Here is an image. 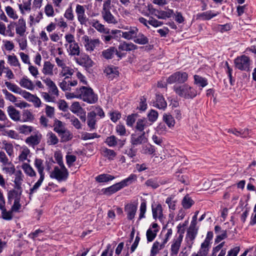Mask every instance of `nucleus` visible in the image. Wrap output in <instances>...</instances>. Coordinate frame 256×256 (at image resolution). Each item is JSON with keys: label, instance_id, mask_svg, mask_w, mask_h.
<instances>
[{"label": "nucleus", "instance_id": "nucleus-1", "mask_svg": "<svg viewBox=\"0 0 256 256\" xmlns=\"http://www.w3.org/2000/svg\"><path fill=\"white\" fill-rule=\"evenodd\" d=\"M64 48L70 56H78L80 53V47L76 42L74 36L71 34H66L64 36Z\"/></svg>", "mask_w": 256, "mask_h": 256}, {"label": "nucleus", "instance_id": "nucleus-2", "mask_svg": "<svg viewBox=\"0 0 256 256\" xmlns=\"http://www.w3.org/2000/svg\"><path fill=\"white\" fill-rule=\"evenodd\" d=\"M174 90L177 95L185 99H192L198 94L197 90L187 84L174 86Z\"/></svg>", "mask_w": 256, "mask_h": 256}, {"label": "nucleus", "instance_id": "nucleus-3", "mask_svg": "<svg viewBox=\"0 0 256 256\" xmlns=\"http://www.w3.org/2000/svg\"><path fill=\"white\" fill-rule=\"evenodd\" d=\"M43 160L40 158H36L34 162V166L37 169L38 172L40 174V178L34 184L33 186L30 188L29 195L30 198L32 196V194L36 192L42 184L44 178V166Z\"/></svg>", "mask_w": 256, "mask_h": 256}, {"label": "nucleus", "instance_id": "nucleus-4", "mask_svg": "<svg viewBox=\"0 0 256 256\" xmlns=\"http://www.w3.org/2000/svg\"><path fill=\"white\" fill-rule=\"evenodd\" d=\"M79 98L88 104H93L97 102L98 97L90 88L82 86L78 88Z\"/></svg>", "mask_w": 256, "mask_h": 256}, {"label": "nucleus", "instance_id": "nucleus-5", "mask_svg": "<svg viewBox=\"0 0 256 256\" xmlns=\"http://www.w3.org/2000/svg\"><path fill=\"white\" fill-rule=\"evenodd\" d=\"M252 62L250 58L246 55L238 56L234 60L236 68L239 70L246 72L250 70Z\"/></svg>", "mask_w": 256, "mask_h": 256}, {"label": "nucleus", "instance_id": "nucleus-6", "mask_svg": "<svg viewBox=\"0 0 256 256\" xmlns=\"http://www.w3.org/2000/svg\"><path fill=\"white\" fill-rule=\"evenodd\" d=\"M68 176V172L65 166H56L50 174V177L56 180L58 182L66 181Z\"/></svg>", "mask_w": 256, "mask_h": 256}, {"label": "nucleus", "instance_id": "nucleus-7", "mask_svg": "<svg viewBox=\"0 0 256 256\" xmlns=\"http://www.w3.org/2000/svg\"><path fill=\"white\" fill-rule=\"evenodd\" d=\"M188 74L187 72L178 71L174 72L168 77L166 82L169 84L174 83L184 84L188 80Z\"/></svg>", "mask_w": 256, "mask_h": 256}, {"label": "nucleus", "instance_id": "nucleus-8", "mask_svg": "<svg viewBox=\"0 0 256 256\" xmlns=\"http://www.w3.org/2000/svg\"><path fill=\"white\" fill-rule=\"evenodd\" d=\"M122 28L127 30L126 32H122L120 30H112L111 31V33L112 34H116L118 32L122 33V36L128 40H133L136 37V35L138 32V29L135 26H130L128 28V26L122 27Z\"/></svg>", "mask_w": 256, "mask_h": 256}, {"label": "nucleus", "instance_id": "nucleus-9", "mask_svg": "<svg viewBox=\"0 0 256 256\" xmlns=\"http://www.w3.org/2000/svg\"><path fill=\"white\" fill-rule=\"evenodd\" d=\"M86 50L87 52H91L94 49L99 47L101 42L98 38H90L87 35H84L82 38Z\"/></svg>", "mask_w": 256, "mask_h": 256}, {"label": "nucleus", "instance_id": "nucleus-10", "mask_svg": "<svg viewBox=\"0 0 256 256\" xmlns=\"http://www.w3.org/2000/svg\"><path fill=\"white\" fill-rule=\"evenodd\" d=\"M42 138L41 132L36 129L30 136L26 138L25 142L29 146L34 148L40 143Z\"/></svg>", "mask_w": 256, "mask_h": 256}, {"label": "nucleus", "instance_id": "nucleus-11", "mask_svg": "<svg viewBox=\"0 0 256 256\" xmlns=\"http://www.w3.org/2000/svg\"><path fill=\"white\" fill-rule=\"evenodd\" d=\"M85 8L84 6L78 4L76 5V13L78 20L82 25L87 26L88 22L90 20L85 14Z\"/></svg>", "mask_w": 256, "mask_h": 256}, {"label": "nucleus", "instance_id": "nucleus-12", "mask_svg": "<svg viewBox=\"0 0 256 256\" xmlns=\"http://www.w3.org/2000/svg\"><path fill=\"white\" fill-rule=\"evenodd\" d=\"M15 28L16 33L20 36L25 35L26 26V20L22 18H20L16 22H12Z\"/></svg>", "mask_w": 256, "mask_h": 256}, {"label": "nucleus", "instance_id": "nucleus-13", "mask_svg": "<svg viewBox=\"0 0 256 256\" xmlns=\"http://www.w3.org/2000/svg\"><path fill=\"white\" fill-rule=\"evenodd\" d=\"M197 234L198 230L194 228H190L187 232L185 241L186 243L187 247L190 250H191Z\"/></svg>", "mask_w": 256, "mask_h": 256}, {"label": "nucleus", "instance_id": "nucleus-14", "mask_svg": "<svg viewBox=\"0 0 256 256\" xmlns=\"http://www.w3.org/2000/svg\"><path fill=\"white\" fill-rule=\"evenodd\" d=\"M42 18L43 14L40 10H32L30 12L28 17V24L30 26L36 25L39 23Z\"/></svg>", "mask_w": 256, "mask_h": 256}, {"label": "nucleus", "instance_id": "nucleus-15", "mask_svg": "<svg viewBox=\"0 0 256 256\" xmlns=\"http://www.w3.org/2000/svg\"><path fill=\"white\" fill-rule=\"evenodd\" d=\"M159 231V228L156 223H152L146 230V236L148 242H152Z\"/></svg>", "mask_w": 256, "mask_h": 256}, {"label": "nucleus", "instance_id": "nucleus-16", "mask_svg": "<svg viewBox=\"0 0 256 256\" xmlns=\"http://www.w3.org/2000/svg\"><path fill=\"white\" fill-rule=\"evenodd\" d=\"M138 210L137 205L134 203L128 204L124 206V211L128 220H132L134 219Z\"/></svg>", "mask_w": 256, "mask_h": 256}, {"label": "nucleus", "instance_id": "nucleus-17", "mask_svg": "<svg viewBox=\"0 0 256 256\" xmlns=\"http://www.w3.org/2000/svg\"><path fill=\"white\" fill-rule=\"evenodd\" d=\"M58 70L54 64L50 61H44L42 69V72L44 76H52L54 75V70Z\"/></svg>", "mask_w": 256, "mask_h": 256}, {"label": "nucleus", "instance_id": "nucleus-18", "mask_svg": "<svg viewBox=\"0 0 256 256\" xmlns=\"http://www.w3.org/2000/svg\"><path fill=\"white\" fill-rule=\"evenodd\" d=\"M148 139L145 136V132L140 134L136 133L132 134L130 137V142L134 146L141 144L142 143L147 142Z\"/></svg>", "mask_w": 256, "mask_h": 256}, {"label": "nucleus", "instance_id": "nucleus-19", "mask_svg": "<svg viewBox=\"0 0 256 256\" xmlns=\"http://www.w3.org/2000/svg\"><path fill=\"white\" fill-rule=\"evenodd\" d=\"M104 142L110 147H114L118 145L120 148H122L124 144L125 140H118L116 136L112 135L107 137Z\"/></svg>", "mask_w": 256, "mask_h": 256}, {"label": "nucleus", "instance_id": "nucleus-20", "mask_svg": "<svg viewBox=\"0 0 256 256\" xmlns=\"http://www.w3.org/2000/svg\"><path fill=\"white\" fill-rule=\"evenodd\" d=\"M166 244V240H157L154 242L150 250V256H156L160 250L163 249Z\"/></svg>", "mask_w": 256, "mask_h": 256}, {"label": "nucleus", "instance_id": "nucleus-21", "mask_svg": "<svg viewBox=\"0 0 256 256\" xmlns=\"http://www.w3.org/2000/svg\"><path fill=\"white\" fill-rule=\"evenodd\" d=\"M182 241V239L178 238H176L172 240L170 248V256H177Z\"/></svg>", "mask_w": 256, "mask_h": 256}, {"label": "nucleus", "instance_id": "nucleus-22", "mask_svg": "<svg viewBox=\"0 0 256 256\" xmlns=\"http://www.w3.org/2000/svg\"><path fill=\"white\" fill-rule=\"evenodd\" d=\"M88 24L94 28L98 32L105 34H110V29L105 28L104 26L100 24L97 20H90Z\"/></svg>", "mask_w": 256, "mask_h": 256}, {"label": "nucleus", "instance_id": "nucleus-23", "mask_svg": "<svg viewBox=\"0 0 256 256\" xmlns=\"http://www.w3.org/2000/svg\"><path fill=\"white\" fill-rule=\"evenodd\" d=\"M96 122L97 119L95 113L93 112H88L87 114L86 124L90 130H93L96 128Z\"/></svg>", "mask_w": 256, "mask_h": 256}, {"label": "nucleus", "instance_id": "nucleus-24", "mask_svg": "<svg viewBox=\"0 0 256 256\" xmlns=\"http://www.w3.org/2000/svg\"><path fill=\"white\" fill-rule=\"evenodd\" d=\"M22 97L28 101L32 102L36 108H40L41 106V100L36 95L26 91Z\"/></svg>", "mask_w": 256, "mask_h": 256}, {"label": "nucleus", "instance_id": "nucleus-25", "mask_svg": "<svg viewBox=\"0 0 256 256\" xmlns=\"http://www.w3.org/2000/svg\"><path fill=\"white\" fill-rule=\"evenodd\" d=\"M30 152L28 148L26 146H24L21 148L20 154L18 156L19 161L24 162L27 161L28 162H30Z\"/></svg>", "mask_w": 256, "mask_h": 256}, {"label": "nucleus", "instance_id": "nucleus-26", "mask_svg": "<svg viewBox=\"0 0 256 256\" xmlns=\"http://www.w3.org/2000/svg\"><path fill=\"white\" fill-rule=\"evenodd\" d=\"M76 61L78 64L86 67H91L93 64V62L87 54L82 55L80 58H76Z\"/></svg>", "mask_w": 256, "mask_h": 256}, {"label": "nucleus", "instance_id": "nucleus-27", "mask_svg": "<svg viewBox=\"0 0 256 256\" xmlns=\"http://www.w3.org/2000/svg\"><path fill=\"white\" fill-rule=\"evenodd\" d=\"M163 209L160 204H156L154 206H152V212L154 218H158L162 221L164 218L163 213Z\"/></svg>", "mask_w": 256, "mask_h": 256}, {"label": "nucleus", "instance_id": "nucleus-28", "mask_svg": "<svg viewBox=\"0 0 256 256\" xmlns=\"http://www.w3.org/2000/svg\"><path fill=\"white\" fill-rule=\"evenodd\" d=\"M7 112L10 118L14 122H20V116L18 110L13 106H9L7 108Z\"/></svg>", "mask_w": 256, "mask_h": 256}, {"label": "nucleus", "instance_id": "nucleus-29", "mask_svg": "<svg viewBox=\"0 0 256 256\" xmlns=\"http://www.w3.org/2000/svg\"><path fill=\"white\" fill-rule=\"evenodd\" d=\"M16 130L20 134L28 136L34 131L36 128L26 124L19 125L16 128Z\"/></svg>", "mask_w": 256, "mask_h": 256}, {"label": "nucleus", "instance_id": "nucleus-30", "mask_svg": "<svg viewBox=\"0 0 256 256\" xmlns=\"http://www.w3.org/2000/svg\"><path fill=\"white\" fill-rule=\"evenodd\" d=\"M174 14L172 10L168 9L166 11L154 10V15L159 19L165 20L170 18Z\"/></svg>", "mask_w": 256, "mask_h": 256}, {"label": "nucleus", "instance_id": "nucleus-31", "mask_svg": "<svg viewBox=\"0 0 256 256\" xmlns=\"http://www.w3.org/2000/svg\"><path fill=\"white\" fill-rule=\"evenodd\" d=\"M19 84L22 87L30 90L34 89V84L27 76L22 78L20 80Z\"/></svg>", "mask_w": 256, "mask_h": 256}, {"label": "nucleus", "instance_id": "nucleus-32", "mask_svg": "<svg viewBox=\"0 0 256 256\" xmlns=\"http://www.w3.org/2000/svg\"><path fill=\"white\" fill-rule=\"evenodd\" d=\"M137 176L136 174H132L128 178L119 182L120 185L122 188H123L135 182L137 180Z\"/></svg>", "mask_w": 256, "mask_h": 256}, {"label": "nucleus", "instance_id": "nucleus-33", "mask_svg": "<svg viewBox=\"0 0 256 256\" xmlns=\"http://www.w3.org/2000/svg\"><path fill=\"white\" fill-rule=\"evenodd\" d=\"M4 84L10 90L16 94H20L22 96H23L24 92L26 91L25 90H22L20 88L14 83H12L9 82H6Z\"/></svg>", "mask_w": 256, "mask_h": 256}, {"label": "nucleus", "instance_id": "nucleus-34", "mask_svg": "<svg viewBox=\"0 0 256 256\" xmlns=\"http://www.w3.org/2000/svg\"><path fill=\"white\" fill-rule=\"evenodd\" d=\"M18 8L22 14L30 12L32 10V1H22V3L18 4Z\"/></svg>", "mask_w": 256, "mask_h": 256}, {"label": "nucleus", "instance_id": "nucleus-35", "mask_svg": "<svg viewBox=\"0 0 256 256\" xmlns=\"http://www.w3.org/2000/svg\"><path fill=\"white\" fill-rule=\"evenodd\" d=\"M14 183L15 188L19 190L22 189V184L24 181V175L20 170H18L14 174Z\"/></svg>", "mask_w": 256, "mask_h": 256}, {"label": "nucleus", "instance_id": "nucleus-36", "mask_svg": "<svg viewBox=\"0 0 256 256\" xmlns=\"http://www.w3.org/2000/svg\"><path fill=\"white\" fill-rule=\"evenodd\" d=\"M219 14L218 12H214L212 10H208L205 12L200 13L198 14L199 18L202 20H210L212 18L216 16Z\"/></svg>", "mask_w": 256, "mask_h": 256}, {"label": "nucleus", "instance_id": "nucleus-37", "mask_svg": "<svg viewBox=\"0 0 256 256\" xmlns=\"http://www.w3.org/2000/svg\"><path fill=\"white\" fill-rule=\"evenodd\" d=\"M104 73L106 74L108 78L112 80L118 75V68L114 66H108L104 70Z\"/></svg>", "mask_w": 256, "mask_h": 256}, {"label": "nucleus", "instance_id": "nucleus-38", "mask_svg": "<svg viewBox=\"0 0 256 256\" xmlns=\"http://www.w3.org/2000/svg\"><path fill=\"white\" fill-rule=\"evenodd\" d=\"M154 106L159 109H164L167 106V103L162 96L158 94L156 95V99Z\"/></svg>", "mask_w": 256, "mask_h": 256}, {"label": "nucleus", "instance_id": "nucleus-39", "mask_svg": "<svg viewBox=\"0 0 256 256\" xmlns=\"http://www.w3.org/2000/svg\"><path fill=\"white\" fill-rule=\"evenodd\" d=\"M102 16L104 20L108 24H116L118 23L116 18L110 12H102Z\"/></svg>", "mask_w": 256, "mask_h": 256}, {"label": "nucleus", "instance_id": "nucleus-40", "mask_svg": "<svg viewBox=\"0 0 256 256\" xmlns=\"http://www.w3.org/2000/svg\"><path fill=\"white\" fill-rule=\"evenodd\" d=\"M122 188L120 186V185L119 182L116 183L107 188L103 189V192L104 194L107 196H110L112 194L118 190H120Z\"/></svg>", "mask_w": 256, "mask_h": 256}, {"label": "nucleus", "instance_id": "nucleus-41", "mask_svg": "<svg viewBox=\"0 0 256 256\" xmlns=\"http://www.w3.org/2000/svg\"><path fill=\"white\" fill-rule=\"evenodd\" d=\"M74 69L68 66H65L62 68L59 75L60 77H64V80L70 78L74 73Z\"/></svg>", "mask_w": 256, "mask_h": 256}, {"label": "nucleus", "instance_id": "nucleus-42", "mask_svg": "<svg viewBox=\"0 0 256 256\" xmlns=\"http://www.w3.org/2000/svg\"><path fill=\"white\" fill-rule=\"evenodd\" d=\"M34 119L33 114L28 110H24L22 114V118L20 122H32Z\"/></svg>", "mask_w": 256, "mask_h": 256}, {"label": "nucleus", "instance_id": "nucleus-43", "mask_svg": "<svg viewBox=\"0 0 256 256\" xmlns=\"http://www.w3.org/2000/svg\"><path fill=\"white\" fill-rule=\"evenodd\" d=\"M138 46L132 42H120L118 46V49L120 50L130 51L137 49Z\"/></svg>", "mask_w": 256, "mask_h": 256}, {"label": "nucleus", "instance_id": "nucleus-44", "mask_svg": "<svg viewBox=\"0 0 256 256\" xmlns=\"http://www.w3.org/2000/svg\"><path fill=\"white\" fill-rule=\"evenodd\" d=\"M194 84L198 86L203 88L208 84V80L205 78L196 74L194 76Z\"/></svg>", "mask_w": 256, "mask_h": 256}, {"label": "nucleus", "instance_id": "nucleus-45", "mask_svg": "<svg viewBox=\"0 0 256 256\" xmlns=\"http://www.w3.org/2000/svg\"><path fill=\"white\" fill-rule=\"evenodd\" d=\"M152 124H149L146 118L138 119L136 123V130L142 132L145 128L150 125Z\"/></svg>", "mask_w": 256, "mask_h": 256}, {"label": "nucleus", "instance_id": "nucleus-46", "mask_svg": "<svg viewBox=\"0 0 256 256\" xmlns=\"http://www.w3.org/2000/svg\"><path fill=\"white\" fill-rule=\"evenodd\" d=\"M53 126L54 130L58 134H60L61 132H63L66 129L64 123L56 118L54 120Z\"/></svg>", "mask_w": 256, "mask_h": 256}, {"label": "nucleus", "instance_id": "nucleus-47", "mask_svg": "<svg viewBox=\"0 0 256 256\" xmlns=\"http://www.w3.org/2000/svg\"><path fill=\"white\" fill-rule=\"evenodd\" d=\"M70 109L73 114L77 116H80V114L84 113V109L80 106L79 102H73Z\"/></svg>", "mask_w": 256, "mask_h": 256}, {"label": "nucleus", "instance_id": "nucleus-48", "mask_svg": "<svg viewBox=\"0 0 256 256\" xmlns=\"http://www.w3.org/2000/svg\"><path fill=\"white\" fill-rule=\"evenodd\" d=\"M22 168L27 176L30 177H33L36 176V172L28 163H23L22 165Z\"/></svg>", "mask_w": 256, "mask_h": 256}, {"label": "nucleus", "instance_id": "nucleus-49", "mask_svg": "<svg viewBox=\"0 0 256 256\" xmlns=\"http://www.w3.org/2000/svg\"><path fill=\"white\" fill-rule=\"evenodd\" d=\"M134 42L138 44L144 45L148 43V38L142 32H138Z\"/></svg>", "mask_w": 256, "mask_h": 256}, {"label": "nucleus", "instance_id": "nucleus-50", "mask_svg": "<svg viewBox=\"0 0 256 256\" xmlns=\"http://www.w3.org/2000/svg\"><path fill=\"white\" fill-rule=\"evenodd\" d=\"M228 132L232 133L237 136H240L242 138H246L249 134L248 129H244L240 130H238L236 128H232L228 129Z\"/></svg>", "mask_w": 256, "mask_h": 256}, {"label": "nucleus", "instance_id": "nucleus-51", "mask_svg": "<svg viewBox=\"0 0 256 256\" xmlns=\"http://www.w3.org/2000/svg\"><path fill=\"white\" fill-rule=\"evenodd\" d=\"M6 12L9 18L14 20L18 18L16 11L10 6L5 7Z\"/></svg>", "mask_w": 256, "mask_h": 256}, {"label": "nucleus", "instance_id": "nucleus-52", "mask_svg": "<svg viewBox=\"0 0 256 256\" xmlns=\"http://www.w3.org/2000/svg\"><path fill=\"white\" fill-rule=\"evenodd\" d=\"M210 247V244L203 242L201 244L200 248L197 252L202 256H207L209 252Z\"/></svg>", "mask_w": 256, "mask_h": 256}, {"label": "nucleus", "instance_id": "nucleus-53", "mask_svg": "<svg viewBox=\"0 0 256 256\" xmlns=\"http://www.w3.org/2000/svg\"><path fill=\"white\" fill-rule=\"evenodd\" d=\"M210 247V244L203 242L201 244L200 248L197 252L202 256H207L209 252Z\"/></svg>", "mask_w": 256, "mask_h": 256}, {"label": "nucleus", "instance_id": "nucleus-54", "mask_svg": "<svg viewBox=\"0 0 256 256\" xmlns=\"http://www.w3.org/2000/svg\"><path fill=\"white\" fill-rule=\"evenodd\" d=\"M210 247V244L203 242L201 244L200 248L197 252L202 256H207L209 252Z\"/></svg>", "mask_w": 256, "mask_h": 256}, {"label": "nucleus", "instance_id": "nucleus-55", "mask_svg": "<svg viewBox=\"0 0 256 256\" xmlns=\"http://www.w3.org/2000/svg\"><path fill=\"white\" fill-rule=\"evenodd\" d=\"M8 62L11 66L18 67L19 70L21 69L20 64L19 60L14 54L8 56Z\"/></svg>", "mask_w": 256, "mask_h": 256}, {"label": "nucleus", "instance_id": "nucleus-56", "mask_svg": "<svg viewBox=\"0 0 256 256\" xmlns=\"http://www.w3.org/2000/svg\"><path fill=\"white\" fill-rule=\"evenodd\" d=\"M47 143L49 145H55L58 142V139L56 136L52 132L47 133L46 136Z\"/></svg>", "mask_w": 256, "mask_h": 256}, {"label": "nucleus", "instance_id": "nucleus-57", "mask_svg": "<svg viewBox=\"0 0 256 256\" xmlns=\"http://www.w3.org/2000/svg\"><path fill=\"white\" fill-rule=\"evenodd\" d=\"M116 52L114 47H110L102 52V56L106 59H111Z\"/></svg>", "mask_w": 256, "mask_h": 256}, {"label": "nucleus", "instance_id": "nucleus-58", "mask_svg": "<svg viewBox=\"0 0 256 256\" xmlns=\"http://www.w3.org/2000/svg\"><path fill=\"white\" fill-rule=\"evenodd\" d=\"M95 178L98 182H105L113 180L114 177L108 174H102L96 176Z\"/></svg>", "mask_w": 256, "mask_h": 256}, {"label": "nucleus", "instance_id": "nucleus-59", "mask_svg": "<svg viewBox=\"0 0 256 256\" xmlns=\"http://www.w3.org/2000/svg\"><path fill=\"white\" fill-rule=\"evenodd\" d=\"M146 202H141L139 213H138V217L137 220L138 222H139L142 219L146 218Z\"/></svg>", "mask_w": 256, "mask_h": 256}, {"label": "nucleus", "instance_id": "nucleus-60", "mask_svg": "<svg viewBox=\"0 0 256 256\" xmlns=\"http://www.w3.org/2000/svg\"><path fill=\"white\" fill-rule=\"evenodd\" d=\"M22 190L20 192L16 190H10L8 192V198L14 199V202L20 201L21 198Z\"/></svg>", "mask_w": 256, "mask_h": 256}, {"label": "nucleus", "instance_id": "nucleus-61", "mask_svg": "<svg viewBox=\"0 0 256 256\" xmlns=\"http://www.w3.org/2000/svg\"><path fill=\"white\" fill-rule=\"evenodd\" d=\"M188 221H185L184 223H180L177 226L178 233V236L177 238L182 239L184 237V234L185 232V227L188 225Z\"/></svg>", "mask_w": 256, "mask_h": 256}, {"label": "nucleus", "instance_id": "nucleus-62", "mask_svg": "<svg viewBox=\"0 0 256 256\" xmlns=\"http://www.w3.org/2000/svg\"><path fill=\"white\" fill-rule=\"evenodd\" d=\"M103 154L108 160H113L116 156V152L112 150L108 149L106 148H103L102 150Z\"/></svg>", "mask_w": 256, "mask_h": 256}, {"label": "nucleus", "instance_id": "nucleus-63", "mask_svg": "<svg viewBox=\"0 0 256 256\" xmlns=\"http://www.w3.org/2000/svg\"><path fill=\"white\" fill-rule=\"evenodd\" d=\"M69 116L68 117L70 119L72 124L78 130L81 129L82 128V125L78 118L73 115L68 114Z\"/></svg>", "mask_w": 256, "mask_h": 256}, {"label": "nucleus", "instance_id": "nucleus-64", "mask_svg": "<svg viewBox=\"0 0 256 256\" xmlns=\"http://www.w3.org/2000/svg\"><path fill=\"white\" fill-rule=\"evenodd\" d=\"M163 120L169 128L174 126L175 121L172 116L168 114H164L163 116Z\"/></svg>", "mask_w": 256, "mask_h": 256}]
</instances>
